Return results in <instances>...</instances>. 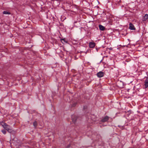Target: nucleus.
Returning <instances> with one entry per match:
<instances>
[{"label": "nucleus", "mask_w": 148, "mask_h": 148, "mask_svg": "<svg viewBox=\"0 0 148 148\" xmlns=\"http://www.w3.org/2000/svg\"><path fill=\"white\" fill-rule=\"evenodd\" d=\"M3 127L8 132L10 133H13L15 132L13 130L12 127L7 123H4L3 124H1Z\"/></svg>", "instance_id": "obj_1"}, {"label": "nucleus", "mask_w": 148, "mask_h": 148, "mask_svg": "<svg viewBox=\"0 0 148 148\" xmlns=\"http://www.w3.org/2000/svg\"><path fill=\"white\" fill-rule=\"evenodd\" d=\"M109 119L110 117L108 116H106L102 118V119L101 120V121L103 122H107Z\"/></svg>", "instance_id": "obj_2"}, {"label": "nucleus", "mask_w": 148, "mask_h": 148, "mask_svg": "<svg viewBox=\"0 0 148 148\" xmlns=\"http://www.w3.org/2000/svg\"><path fill=\"white\" fill-rule=\"evenodd\" d=\"M104 73L102 71H100L98 72L97 75V77H103L104 75Z\"/></svg>", "instance_id": "obj_3"}, {"label": "nucleus", "mask_w": 148, "mask_h": 148, "mask_svg": "<svg viewBox=\"0 0 148 148\" xmlns=\"http://www.w3.org/2000/svg\"><path fill=\"white\" fill-rule=\"evenodd\" d=\"M129 28L132 30H135L136 29L134 25L132 23H130L129 24Z\"/></svg>", "instance_id": "obj_4"}, {"label": "nucleus", "mask_w": 148, "mask_h": 148, "mask_svg": "<svg viewBox=\"0 0 148 148\" xmlns=\"http://www.w3.org/2000/svg\"><path fill=\"white\" fill-rule=\"evenodd\" d=\"M71 118L73 122L75 123L76 122L77 120V116H75V115H72Z\"/></svg>", "instance_id": "obj_5"}, {"label": "nucleus", "mask_w": 148, "mask_h": 148, "mask_svg": "<svg viewBox=\"0 0 148 148\" xmlns=\"http://www.w3.org/2000/svg\"><path fill=\"white\" fill-rule=\"evenodd\" d=\"M95 44L94 42H90L89 43V46L90 48H94L95 46Z\"/></svg>", "instance_id": "obj_6"}, {"label": "nucleus", "mask_w": 148, "mask_h": 148, "mask_svg": "<svg viewBox=\"0 0 148 148\" xmlns=\"http://www.w3.org/2000/svg\"><path fill=\"white\" fill-rule=\"evenodd\" d=\"M145 88L148 87V78L146 79L145 81Z\"/></svg>", "instance_id": "obj_7"}, {"label": "nucleus", "mask_w": 148, "mask_h": 148, "mask_svg": "<svg viewBox=\"0 0 148 148\" xmlns=\"http://www.w3.org/2000/svg\"><path fill=\"white\" fill-rule=\"evenodd\" d=\"M148 18V14H145L143 18V21H146Z\"/></svg>", "instance_id": "obj_8"}, {"label": "nucleus", "mask_w": 148, "mask_h": 148, "mask_svg": "<svg viewBox=\"0 0 148 148\" xmlns=\"http://www.w3.org/2000/svg\"><path fill=\"white\" fill-rule=\"evenodd\" d=\"M99 29L102 31H103L105 29V27L100 25H99Z\"/></svg>", "instance_id": "obj_9"}, {"label": "nucleus", "mask_w": 148, "mask_h": 148, "mask_svg": "<svg viewBox=\"0 0 148 148\" xmlns=\"http://www.w3.org/2000/svg\"><path fill=\"white\" fill-rule=\"evenodd\" d=\"M61 41L62 43L63 44H64L65 43H67L68 42V41L66 40L65 39H61Z\"/></svg>", "instance_id": "obj_10"}, {"label": "nucleus", "mask_w": 148, "mask_h": 148, "mask_svg": "<svg viewBox=\"0 0 148 148\" xmlns=\"http://www.w3.org/2000/svg\"><path fill=\"white\" fill-rule=\"evenodd\" d=\"M3 14H11L10 12H8L6 11H3Z\"/></svg>", "instance_id": "obj_11"}, {"label": "nucleus", "mask_w": 148, "mask_h": 148, "mask_svg": "<svg viewBox=\"0 0 148 148\" xmlns=\"http://www.w3.org/2000/svg\"><path fill=\"white\" fill-rule=\"evenodd\" d=\"M1 132L4 134H6L7 132L6 130H5L4 129L2 130H1Z\"/></svg>", "instance_id": "obj_12"}, {"label": "nucleus", "mask_w": 148, "mask_h": 148, "mask_svg": "<svg viewBox=\"0 0 148 148\" xmlns=\"http://www.w3.org/2000/svg\"><path fill=\"white\" fill-rule=\"evenodd\" d=\"M37 125V123L36 121H34L33 123V125L35 128H36Z\"/></svg>", "instance_id": "obj_13"}, {"label": "nucleus", "mask_w": 148, "mask_h": 148, "mask_svg": "<svg viewBox=\"0 0 148 148\" xmlns=\"http://www.w3.org/2000/svg\"><path fill=\"white\" fill-rule=\"evenodd\" d=\"M77 104V103L75 102L73 103L71 106V107H74L76 106V105Z\"/></svg>", "instance_id": "obj_14"}, {"label": "nucleus", "mask_w": 148, "mask_h": 148, "mask_svg": "<svg viewBox=\"0 0 148 148\" xmlns=\"http://www.w3.org/2000/svg\"><path fill=\"white\" fill-rule=\"evenodd\" d=\"M71 146V145L70 144H69V145H68L66 147V148H69Z\"/></svg>", "instance_id": "obj_15"}, {"label": "nucleus", "mask_w": 148, "mask_h": 148, "mask_svg": "<svg viewBox=\"0 0 148 148\" xmlns=\"http://www.w3.org/2000/svg\"><path fill=\"white\" fill-rule=\"evenodd\" d=\"M60 4V3L59 2H58V4H57V5H58Z\"/></svg>", "instance_id": "obj_16"}]
</instances>
